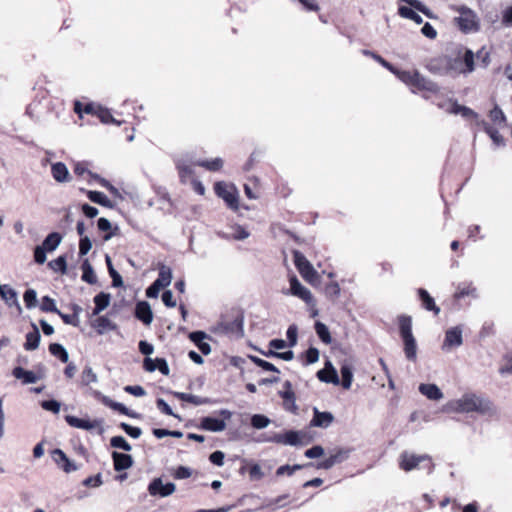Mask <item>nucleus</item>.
Wrapping results in <instances>:
<instances>
[{"label": "nucleus", "instance_id": "f257e3e1", "mask_svg": "<svg viewBox=\"0 0 512 512\" xmlns=\"http://www.w3.org/2000/svg\"><path fill=\"white\" fill-rule=\"evenodd\" d=\"M447 410L455 413L474 412L487 417L497 415V408L488 397L473 392L464 393L460 398L450 401Z\"/></svg>", "mask_w": 512, "mask_h": 512}, {"label": "nucleus", "instance_id": "f03ea898", "mask_svg": "<svg viewBox=\"0 0 512 512\" xmlns=\"http://www.w3.org/2000/svg\"><path fill=\"white\" fill-rule=\"evenodd\" d=\"M399 334L403 341V352L408 361L417 359V342L412 332V317L401 314L397 318Z\"/></svg>", "mask_w": 512, "mask_h": 512}, {"label": "nucleus", "instance_id": "7ed1b4c3", "mask_svg": "<svg viewBox=\"0 0 512 512\" xmlns=\"http://www.w3.org/2000/svg\"><path fill=\"white\" fill-rule=\"evenodd\" d=\"M474 53L466 49L462 57L445 58V73L449 75L470 74L474 71Z\"/></svg>", "mask_w": 512, "mask_h": 512}, {"label": "nucleus", "instance_id": "20e7f679", "mask_svg": "<svg viewBox=\"0 0 512 512\" xmlns=\"http://www.w3.org/2000/svg\"><path fill=\"white\" fill-rule=\"evenodd\" d=\"M399 468L405 472H410L417 468L428 467L429 472L432 470L431 458L427 454L417 455L408 451H403L398 459Z\"/></svg>", "mask_w": 512, "mask_h": 512}, {"label": "nucleus", "instance_id": "39448f33", "mask_svg": "<svg viewBox=\"0 0 512 512\" xmlns=\"http://www.w3.org/2000/svg\"><path fill=\"white\" fill-rule=\"evenodd\" d=\"M459 16L455 18L459 29L464 33L476 32L479 30V21L476 13L467 6L457 8Z\"/></svg>", "mask_w": 512, "mask_h": 512}, {"label": "nucleus", "instance_id": "423d86ee", "mask_svg": "<svg viewBox=\"0 0 512 512\" xmlns=\"http://www.w3.org/2000/svg\"><path fill=\"white\" fill-rule=\"evenodd\" d=\"M214 191L231 210L239 209V193L234 185H227L225 182L219 181L215 183Z\"/></svg>", "mask_w": 512, "mask_h": 512}, {"label": "nucleus", "instance_id": "0eeeda50", "mask_svg": "<svg viewBox=\"0 0 512 512\" xmlns=\"http://www.w3.org/2000/svg\"><path fill=\"white\" fill-rule=\"evenodd\" d=\"M304 436L305 433L303 431L288 430L285 433H274L273 435L259 439L258 441L289 446H299L303 444L302 439Z\"/></svg>", "mask_w": 512, "mask_h": 512}, {"label": "nucleus", "instance_id": "6e6552de", "mask_svg": "<svg viewBox=\"0 0 512 512\" xmlns=\"http://www.w3.org/2000/svg\"><path fill=\"white\" fill-rule=\"evenodd\" d=\"M172 271L167 266H161L159 269L157 279L146 289V296L148 298H157L162 288L171 284Z\"/></svg>", "mask_w": 512, "mask_h": 512}, {"label": "nucleus", "instance_id": "1a4fd4ad", "mask_svg": "<svg viewBox=\"0 0 512 512\" xmlns=\"http://www.w3.org/2000/svg\"><path fill=\"white\" fill-rule=\"evenodd\" d=\"M294 263L301 276L309 283H314L318 279V273L313 265L299 251L294 252Z\"/></svg>", "mask_w": 512, "mask_h": 512}, {"label": "nucleus", "instance_id": "9d476101", "mask_svg": "<svg viewBox=\"0 0 512 512\" xmlns=\"http://www.w3.org/2000/svg\"><path fill=\"white\" fill-rule=\"evenodd\" d=\"M175 489L174 483H163L160 477L154 478L148 485V492L153 497H168L175 492Z\"/></svg>", "mask_w": 512, "mask_h": 512}, {"label": "nucleus", "instance_id": "9b49d317", "mask_svg": "<svg viewBox=\"0 0 512 512\" xmlns=\"http://www.w3.org/2000/svg\"><path fill=\"white\" fill-rule=\"evenodd\" d=\"M290 288L287 291H283L286 295H292L300 298L305 303L310 304L313 301V296L305 286H303L298 280L297 276L292 275L289 278Z\"/></svg>", "mask_w": 512, "mask_h": 512}, {"label": "nucleus", "instance_id": "f8f14e48", "mask_svg": "<svg viewBox=\"0 0 512 512\" xmlns=\"http://www.w3.org/2000/svg\"><path fill=\"white\" fill-rule=\"evenodd\" d=\"M463 344V330L460 325L449 328L445 332L442 349L449 351L452 348L459 347Z\"/></svg>", "mask_w": 512, "mask_h": 512}, {"label": "nucleus", "instance_id": "ddd939ff", "mask_svg": "<svg viewBox=\"0 0 512 512\" xmlns=\"http://www.w3.org/2000/svg\"><path fill=\"white\" fill-rule=\"evenodd\" d=\"M218 330L235 338L244 336L243 317H236L232 321L222 322L218 325Z\"/></svg>", "mask_w": 512, "mask_h": 512}, {"label": "nucleus", "instance_id": "4468645a", "mask_svg": "<svg viewBox=\"0 0 512 512\" xmlns=\"http://www.w3.org/2000/svg\"><path fill=\"white\" fill-rule=\"evenodd\" d=\"M175 166L181 183L186 184L189 180L194 179L193 166H195V162H192L188 158L181 157L175 160Z\"/></svg>", "mask_w": 512, "mask_h": 512}, {"label": "nucleus", "instance_id": "2eb2a0df", "mask_svg": "<svg viewBox=\"0 0 512 512\" xmlns=\"http://www.w3.org/2000/svg\"><path fill=\"white\" fill-rule=\"evenodd\" d=\"M281 398L283 399L284 409L286 411L296 413L298 407L296 405V397L295 393L292 389V384L290 381H285L284 390L279 392Z\"/></svg>", "mask_w": 512, "mask_h": 512}, {"label": "nucleus", "instance_id": "dca6fc26", "mask_svg": "<svg viewBox=\"0 0 512 512\" xmlns=\"http://www.w3.org/2000/svg\"><path fill=\"white\" fill-rule=\"evenodd\" d=\"M334 421V416L331 412H321L318 408H313V418L310 422L312 427L328 428Z\"/></svg>", "mask_w": 512, "mask_h": 512}, {"label": "nucleus", "instance_id": "f3484780", "mask_svg": "<svg viewBox=\"0 0 512 512\" xmlns=\"http://www.w3.org/2000/svg\"><path fill=\"white\" fill-rule=\"evenodd\" d=\"M317 378L324 383H332L334 385L340 383L337 371L330 361H327L324 368L317 372Z\"/></svg>", "mask_w": 512, "mask_h": 512}, {"label": "nucleus", "instance_id": "a211bd4d", "mask_svg": "<svg viewBox=\"0 0 512 512\" xmlns=\"http://www.w3.org/2000/svg\"><path fill=\"white\" fill-rule=\"evenodd\" d=\"M135 317L145 325H150L153 321V312L147 301H139L135 307Z\"/></svg>", "mask_w": 512, "mask_h": 512}, {"label": "nucleus", "instance_id": "6ab92c4d", "mask_svg": "<svg viewBox=\"0 0 512 512\" xmlns=\"http://www.w3.org/2000/svg\"><path fill=\"white\" fill-rule=\"evenodd\" d=\"M66 423L78 429L92 430L100 426L102 424V420L90 421L89 419L86 418H78L76 416L66 415Z\"/></svg>", "mask_w": 512, "mask_h": 512}, {"label": "nucleus", "instance_id": "aec40b11", "mask_svg": "<svg viewBox=\"0 0 512 512\" xmlns=\"http://www.w3.org/2000/svg\"><path fill=\"white\" fill-rule=\"evenodd\" d=\"M414 76L415 78L412 87L418 90L428 91L431 93H437L439 91V86L437 85V83L420 74L418 70Z\"/></svg>", "mask_w": 512, "mask_h": 512}, {"label": "nucleus", "instance_id": "412c9836", "mask_svg": "<svg viewBox=\"0 0 512 512\" xmlns=\"http://www.w3.org/2000/svg\"><path fill=\"white\" fill-rule=\"evenodd\" d=\"M91 326L99 335L114 331L117 328V325L107 316H98L91 322Z\"/></svg>", "mask_w": 512, "mask_h": 512}, {"label": "nucleus", "instance_id": "4be33fe9", "mask_svg": "<svg viewBox=\"0 0 512 512\" xmlns=\"http://www.w3.org/2000/svg\"><path fill=\"white\" fill-rule=\"evenodd\" d=\"M200 428L210 432H221L225 430L226 423L222 419L206 416L201 419Z\"/></svg>", "mask_w": 512, "mask_h": 512}, {"label": "nucleus", "instance_id": "5701e85b", "mask_svg": "<svg viewBox=\"0 0 512 512\" xmlns=\"http://www.w3.org/2000/svg\"><path fill=\"white\" fill-rule=\"evenodd\" d=\"M417 294L422 302V307L434 313V315H439L440 307L436 305L434 298L428 293V291L424 288H418Z\"/></svg>", "mask_w": 512, "mask_h": 512}, {"label": "nucleus", "instance_id": "b1692460", "mask_svg": "<svg viewBox=\"0 0 512 512\" xmlns=\"http://www.w3.org/2000/svg\"><path fill=\"white\" fill-rule=\"evenodd\" d=\"M112 459L114 464V469L116 471H123L129 469L133 465L132 456L126 453L121 452H112Z\"/></svg>", "mask_w": 512, "mask_h": 512}, {"label": "nucleus", "instance_id": "393cba45", "mask_svg": "<svg viewBox=\"0 0 512 512\" xmlns=\"http://www.w3.org/2000/svg\"><path fill=\"white\" fill-rule=\"evenodd\" d=\"M101 401H102V403L105 406H107V407H109V408H111V409H113V410H115V411H117V412H119V413H121L123 415H126V416L131 417V418L139 417L138 413L128 409L124 404L112 400L108 396H103Z\"/></svg>", "mask_w": 512, "mask_h": 512}, {"label": "nucleus", "instance_id": "a878e982", "mask_svg": "<svg viewBox=\"0 0 512 512\" xmlns=\"http://www.w3.org/2000/svg\"><path fill=\"white\" fill-rule=\"evenodd\" d=\"M448 113L454 114V115H461L463 118L469 119H478L479 115L472 110L471 108L460 105L457 101H452L450 108L447 110Z\"/></svg>", "mask_w": 512, "mask_h": 512}, {"label": "nucleus", "instance_id": "bb28decb", "mask_svg": "<svg viewBox=\"0 0 512 512\" xmlns=\"http://www.w3.org/2000/svg\"><path fill=\"white\" fill-rule=\"evenodd\" d=\"M111 300V295L106 292H100L94 296V308L92 310L91 316H98L103 310H105Z\"/></svg>", "mask_w": 512, "mask_h": 512}, {"label": "nucleus", "instance_id": "cd10ccee", "mask_svg": "<svg viewBox=\"0 0 512 512\" xmlns=\"http://www.w3.org/2000/svg\"><path fill=\"white\" fill-rule=\"evenodd\" d=\"M419 392L426 396L429 400L438 401L443 398V393L436 384H425L419 385Z\"/></svg>", "mask_w": 512, "mask_h": 512}, {"label": "nucleus", "instance_id": "c85d7f7f", "mask_svg": "<svg viewBox=\"0 0 512 512\" xmlns=\"http://www.w3.org/2000/svg\"><path fill=\"white\" fill-rule=\"evenodd\" d=\"M0 297L6 302V304L9 306L15 305L18 310L21 311L17 292L10 285L5 284L1 287Z\"/></svg>", "mask_w": 512, "mask_h": 512}, {"label": "nucleus", "instance_id": "c756f323", "mask_svg": "<svg viewBox=\"0 0 512 512\" xmlns=\"http://www.w3.org/2000/svg\"><path fill=\"white\" fill-rule=\"evenodd\" d=\"M31 325H32L33 330L26 334V342L24 344V348L27 351H32V350L37 349L39 346V343H40V339H41V335H40L38 327L34 323H32Z\"/></svg>", "mask_w": 512, "mask_h": 512}, {"label": "nucleus", "instance_id": "7c9ffc66", "mask_svg": "<svg viewBox=\"0 0 512 512\" xmlns=\"http://www.w3.org/2000/svg\"><path fill=\"white\" fill-rule=\"evenodd\" d=\"M173 395L184 402L191 403L195 406L209 404L210 399L206 397H200L197 395L185 393V392H173Z\"/></svg>", "mask_w": 512, "mask_h": 512}, {"label": "nucleus", "instance_id": "2f4dec72", "mask_svg": "<svg viewBox=\"0 0 512 512\" xmlns=\"http://www.w3.org/2000/svg\"><path fill=\"white\" fill-rule=\"evenodd\" d=\"M12 374L16 379L22 380L24 384L36 383L38 380V377L33 371L25 370L22 367H15Z\"/></svg>", "mask_w": 512, "mask_h": 512}, {"label": "nucleus", "instance_id": "473e14b6", "mask_svg": "<svg viewBox=\"0 0 512 512\" xmlns=\"http://www.w3.org/2000/svg\"><path fill=\"white\" fill-rule=\"evenodd\" d=\"M96 116L103 124H114L116 126H121L123 121L117 120L111 114V111L103 106H99Z\"/></svg>", "mask_w": 512, "mask_h": 512}, {"label": "nucleus", "instance_id": "72a5a7b5", "mask_svg": "<svg viewBox=\"0 0 512 512\" xmlns=\"http://www.w3.org/2000/svg\"><path fill=\"white\" fill-rule=\"evenodd\" d=\"M224 161L220 157L211 160H198L195 162L196 166L205 168L208 171L216 172L222 169Z\"/></svg>", "mask_w": 512, "mask_h": 512}, {"label": "nucleus", "instance_id": "f704fd0d", "mask_svg": "<svg viewBox=\"0 0 512 512\" xmlns=\"http://www.w3.org/2000/svg\"><path fill=\"white\" fill-rule=\"evenodd\" d=\"M390 72L396 75L400 81L412 87L415 78L414 75L417 73V70H400L393 66V69L390 70Z\"/></svg>", "mask_w": 512, "mask_h": 512}, {"label": "nucleus", "instance_id": "c9c22d12", "mask_svg": "<svg viewBox=\"0 0 512 512\" xmlns=\"http://www.w3.org/2000/svg\"><path fill=\"white\" fill-rule=\"evenodd\" d=\"M314 329H315L317 336L324 344H326V345L331 344L332 337H331L329 328L327 327L326 324H324L321 321H316L314 324Z\"/></svg>", "mask_w": 512, "mask_h": 512}, {"label": "nucleus", "instance_id": "e433bc0d", "mask_svg": "<svg viewBox=\"0 0 512 512\" xmlns=\"http://www.w3.org/2000/svg\"><path fill=\"white\" fill-rule=\"evenodd\" d=\"M81 269L83 281L87 282L88 284H95L97 282L96 274L88 259H85L82 262Z\"/></svg>", "mask_w": 512, "mask_h": 512}, {"label": "nucleus", "instance_id": "4c0bfd02", "mask_svg": "<svg viewBox=\"0 0 512 512\" xmlns=\"http://www.w3.org/2000/svg\"><path fill=\"white\" fill-rule=\"evenodd\" d=\"M471 296L477 298V289L471 283L460 284L457 287V291L454 294L455 299H462L464 297Z\"/></svg>", "mask_w": 512, "mask_h": 512}, {"label": "nucleus", "instance_id": "58836bf2", "mask_svg": "<svg viewBox=\"0 0 512 512\" xmlns=\"http://www.w3.org/2000/svg\"><path fill=\"white\" fill-rule=\"evenodd\" d=\"M97 227L100 231L102 232H106V234L104 235L103 239L105 241H108L110 240L114 235H115V231L118 229L117 227L113 230L112 229V225H111V222L105 218V217H101L97 220Z\"/></svg>", "mask_w": 512, "mask_h": 512}, {"label": "nucleus", "instance_id": "ea45409f", "mask_svg": "<svg viewBox=\"0 0 512 512\" xmlns=\"http://www.w3.org/2000/svg\"><path fill=\"white\" fill-rule=\"evenodd\" d=\"M40 310L42 312L57 313L64 320V313L57 309L55 300L49 296H44L40 303Z\"/></svg>", "mask_w": 512, "mask_h": 512}, {"label": "nucleus", "instance_id": "a19ab883", "mask_svg": "<svg viewBox=\"0 0 512 512\" xmlns=\"http://www.w3.org/2000/svg\"><path fill=\"white\" fill-rule=\"evenodd\" d=\"M88 198L90 201L102 205L104 207H112V202L110 199L100 191H89L88 192Z\"/></svg>", "mask_w": 512, "mask_h": 512}, {"label": "nucleus", "instance_id": "79ce46f5", "mask_svg": "<svg viewBox=\"0 0 512 512\" xmlns=\"http://www.w3.org/2000/svg\"><path fill=\"white\" fill-rule=\"evenodd\" d=\"M342 377L341 385L344 389H349L353 381L352 367L349 364H343L340 368Z\"/></svg>", "mask_w": 512, "mask_h": 512}, {"label": "nucleus", "instance_id": "37998d69", "mask_svg": "<svg viewBox=\"0 0 512 512\" xmlns=\"http://www.w3.org/2000/svg\"><path fill=\"white\" fill-rule=\"evenodd\" d=\"M61 239V234L57 232L51 233L45 238L42 246L46 249V251H53L59 246Z\"/></svg>", "mask_w": 512, "mask_h": 512}, {"label": "nucleus", "instance_id": "c03bdc74", "mask_svg": "<svg viewBox=\"0 0 512 512\" xmlns=\"http://www.w3.org/2000/svg\"><path fill=\"white\" fill-rule=\"evenodd\" d=\"M312 466H314L313 463H307L305 465L295 464V465H292V466L286 464V465H282V466L277 468L276 475L277 476H282V475L287 474V475L291 476L294 472H296V471H298V470H300L302 468L312 467Z\"/></svg>", "mask_w": 512, "mask_h": 512}, {"label": "nucleus", "instance_id": "a18cd8bd", "mask_svg": "<svg viewBox=\"0 0 512 512\" xmlns=\"http://www.w3.org/2000/svg\"><path fill=\"white\" fill-rule=\"evenodd\" d=\"M105 260L107 263L109 275L112 278L113 287L118 288V287L123 286V279H122L121 275L114 269L112 262H111V258L108 255H106Z\"/></svg>", "mask_w": 512, "mask_h": 512}, {"label": "nucleus", "instance_id": "49530a36", "mask_svg": "<svg viewBox=\"0 0 512 512\" xmlns=\"http://www.w3.org/2000/svg\"><path fill=\"white\" fill-rule=\"evenodd\" d=\"M271 423V420L263 414H254L251 416V425L255 429H264Z\"/></svg>", "mask_w": 512, "mask_h": 512}, {"label": "nucleus", "instance_id": "de8ad7c7", "mask_svg": "<svg viewBox=\"0 0 512 512\" xmlns=\"http://www.w3.org/2000/svg\"><path fill=\"white\" fill-rule=\"evenodd\" d=\"M23 300L27 309H33L37 306V292L34 289H27L23 295Z\"/></svg>", "mask_w": 512, "mask_h": 512}, {"label": "nucleus", "instance_id": "09e8293b", "mask_svg": "<svg viewBox=\"0 0 512 512\" xmlns=\"http://www.w3.org/2000/svg\"><path fill=\"white\" fill-rule=\"evenodd\" d=\"M351 454V449L348 448H340L337 449L335 452L331 453L329 456L332 458L333 462L335 464H340L344 461H346Z\"/></svg>", "mask_w": 512, "mask_h": 512}, {"label": "nucleus", "instance_id": "8fccbe9b", "mask_svg": "<svg viewBox=\"0 0 512 512\" xmlns=\"http://www.w3.org/2000/svg\"><path fill=\"white\" fill-rule=\"evenodd\" d=\"M249 358L254 364L261 367L263 370L279 373V369L274 364L253 355H250Z\"/></svg>", "mask_w": 512, "mask_h": 512}, {"label": "nucleus", "instance_id": "3c124183", "mask_svg": "<svg viewBox=\"0 0 512 512\" xmlns=\"http://www.w3.org/2000/svg\"><path fill=\"white\" fill-rule=\"evenodd\" d=\"M110 445L113 448L122 449L129 452L132 447L123 436H114L110 439Z\"/></svg>", "mask_w": 512, "mask_h": 512}, {"label": "nucleus", "instance_id": "603ef678", "mask_svg": "<svg viewBox=\"0 0 512 512\" xmlns=\"http://www.w3.org/2000/svg\"><path fill=\"white\" fill-rule=\"evenodd\" d=\"M491 121L497 125L504 124L506 121L505 114L499 106H495L489 113Z\"/></svg>", "mask_w": 512, "mask_h": 512}, {"label": "nucleus", "instance_id": "864d4df0", "mask_svg": "<svg viewBox=\"0 0 512 512\" xmlns=\"http://www.w3.org/2000/svg\"><path fill=\"white\" fill-rule=\"evenodd\" d=\"M325 294L329 298L335 300L340 296L341 289L338 282L332 281L325 286Z\"/></svg>", "mask_w": 512, "mask_h": 512}, {"label": "nucleus", "instance_id": "5fc2aeb1", "mask_svg": "<svg viewBox=\"0 0 512 512\" xmlns=\"http://www.w3.org/2000/svg\"><path fill=\"white\" fill-rule=\"evenodd\" d=\"M119 426L127 435H129L133 439L139 438L142 434L141 428L131 426L128 423L121 422Z\"/></svg>", "mask_w": 512, "mask_h": 512}, {"label": "nucleus", "instance_id": "6e6d98bb", "mask_svg": "<svg viewBox=\"0 0 512 512\" xmlns=\"http://www.w3.org/2000/svg\"><path fill=\"white\" fill-rule=\"evenodd\" d=\"M81 381L84 385H89L90 383H96L98 378L91 367H86L82 372Z\"/></svg>", "mask_w": 512, "mask_h": 512}, {"label": "nucleus", "instance_id": "4d7b16f0", "mask_svg": "<svg viewBox=\"0 0 512 512\" xmlns=\"http://www.w3.org/2000/svg\"><path fill=\"white\" fill-rule=\"evenodd\" d=\"M157 408L165 415L173 416L175 418L181 419L179 415L175 414L169 404L162 398H158L156 400Z\"/></svg>", "mask_w": 512, "mask_h": 512}, {"label": "nucleus", "instance_id": "13d9d810", "mask_svg": "<svg viewBox=\"0 0 512 512\" xmlns=\"http://www.w3.org/2000/svg\"><path fill=\"white\" fill-rule=\"evenodd\" d=\"M286 336H287L289 347L292 348V347L296 346L297 336H298V328L295 324H291L288 327V329L286 331Z\"/></svg>", "mask_w": 512, "mask_h": 512}, {"label": "nucleus", "instance_id": "bf43d9fd", "mask_svg": "<svg viewBox=\"0 0 512 512\" xmlns=\"http://www.w3.org/2000/svg\"><path fill=\"white\" fill-rule=\"evenodd\" d=\"M362 53L366 56H370L375 61L380 63L384 68L388 69L389 71L393 69V65L386 61L383 57H381L379 54L370 51V50H363Z\"/></svg>", "mask_w": 512, "mask_h": 512}, {"label": "nucleus", "instance_id": "052dcab7", "mask_svg": "<svg viewBox=\"0 0 512 512\" xmlns=\"http://www.w3.org/2000/svg\"><path fill=\"white\" fill-rule=\"evenodd\" d=\"M318 360H319V350L316 347H310L305 352V362H304V365L314 364Z\"/></svg>", "mask_w": 512, "mask_h": 512}, {"label": "nucleus", "instance_id": "680f3d73", "mask_svg": "<svg viewBox=\"0 0 512 512\" xmlns=\"http://www.w3.org/2000/svg\"><path fill=\"white\" fill-rule=\"evenodd\" d=\"M52 175L58 182H64V163L58 162L52 165Z\"/></svg>", "mask_w": 512, "mask_h": 512}, {"label": "nucleus", "instance_id": "e2e57ef3", "mask_svg": "<svg viewBox=\"0 0 512 512\" xmlns=\"http://www.w3.org/2000/svg\"><path fill=\"white\" fill-rule=\"evenodd\" d=\"M92 248V242L88 236H82L79 241V255H86Z\"/></svg>", "mask_w": 512, "mask_h": 512}, {"label": "nucleus", "instance_id": "0e129e2a", "mask_svg": "<svg viewBox=\"0 0 512 512\" xmlns=\"http://www.w3.org/2000/svg\"><path fill=\"white\" fill-rule=\"evenodd\" d=\"M208 338V335L204 331H193L189 334V339L197 346L201 345L204 340Z\"/></svg>", "mask_w": 512, "mask_h": 512}, {"label": "nucleus", "instance_id": "69168bd1", "mask_svg": "<svg viewBox=\"0 0 512 512\" xmlns=\"http://www.w3.org/2000/svg\"><path fill=\"white\" fill-rule=\"evenodd\" d=\"M323 454H324V448L320 445H314L304 452V455L310 459L319 458Z\"/></svg>", "mask_w": 512, "mask_h": 512}, {"label": "nucleus", "instance_id": "338daca9", "mask_svg": "<svg viewBox=\"0 0 512 512\" xmlns=\"http://www.w3.org/2000/svg\"><path fill=\"white\" fill-rule=\"evenodd\" d=\"M41 407L44 410L51 411L53 413H59L61 404L56 400H45L41 402Z\"/></svg>", "mask_w": 512, "mask_h": 512}, {"label": "nucleus", "instance_id": "774afa93", "mask_svg": "<svg viewBox=\"0 0 512 512\" xmlns=\"http://www.w3.org/2000/svg\"><path fill=\"white\" fill-rule=\"evenodd\" d=\"M506 363L499 368L501 375H512V355L505 356Z\"/></svg>", "mask_w": 512, "mask_h": 512}]
</instances>
